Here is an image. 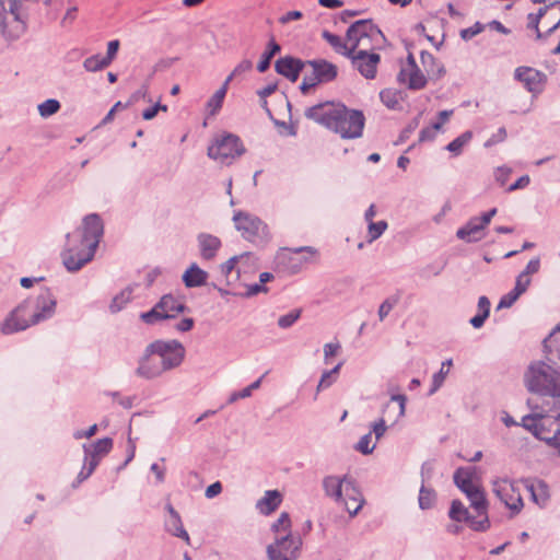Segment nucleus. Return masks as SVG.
<instances>
[{"mask_svg": "<svg viewBox=\"0 0 560 560\" xmlns=\"http://www.w3.org/2000/svg\"><path fill=\"white\" fill-rule=\"evenodd\" d=\"M103 232L102 219L98 214L91 213L84 217L80 229L67 234L62 261L68 271H78L93 259Z\"/></svg>", "mask_w": 560, "mask_h": 560, "instance_id": "1", "label": "nucleus"}, {"mask_svg": "<svg viewBox=\"0 0 560 560\" xmlns=\"http://www.w3.org/2000/svg\"><path fill=\"white\" fill-rule=\"evenodd\" d=\"M305 117L335 131L343 139L360 138L365 121L362 112L349 109L343 104L334 102L308 107Z\"/></svg>", "mask_w": 560, "mask_h": 560, "instance_id": "2", "label": "nucleus"}, {"mask_svg": "<svg viewBox=\"0 0 560 560\" xmlns=\"http://www.w3.org/2000/svg\"><path fill=\"white\" fill-rule=\"evenodd\" d=\"M527 406L532 410L522 418L521 425L536 439L544 441L560 457V412L551 416V411L560 409V405L551 406L540 398H528Z\"/></svg>", "mask_w": 560, "mask_h": 560, "instance_id": "3", "label": "nucleus"}, {"mask_svg": "<svg viewBox=\"0 0 560 560\" xmlns=\"http://www.w3.org/2000/svg\"><path fill=\"white\" fill-rule=\"evenodd\" d=\"M526 388L551 406L560 405V373L542 360L533 362L524 375Z\"/></svg>", "mask_w": 560, "mask_h": 560, "instance_id": "4", "label": "nucleus"}, {"mask_svg": "<svg viewBox=\"0 0 560 560\" xmlns=\"http://www.w3.org/2000/svg\"><path fill=\"white\" fill-rule=\"evenodd\" d=\"M348 42L351 45V55L370 54L376 52V48L384 42V36L370 20H360L348 28Z\"/></svg>", "mask_w": 560, "mask_h": 560, "instance_id": "5", "label": "nucleus"}, {"mask_svg": "<svg viewBox=\"0 0 560 560\" xmlns=\"http://www.w3.org/2000/svg\"><path fill=\"white\" fill-rule=\"evenodd\" d=\"M323 488L325 494L332 498L336 502L342 500V495L346 494L349 498L354 499L355 506H351L347 500H345V508L351 516L358 514L364 503V499L360 490L354 486V482L348 476H327L323 479Z\"/></svg>", "mask_w": 560, "mask_h": 560, "instance_id": "6", "label": "nucleus"}, {"mask_svg": "<svg viewBox=\"0 0 560 560\" xmlns=\"http://www.w3.org/2000/svg\"><path fill=\"white\" fill-rule=\"evenodd\" d=\"M490 486L492 493L506 508L511 518L523 511L525 504L516 479L498 476L491 479Z\"/></svg>", "mask_w": 560, "mask_h": 560, "instance_id": "7", "label": "nucleus"}, {"mask_svg": "<svg viewBox=\"0 0 560 560\" xmlns=\"http://www.w3.org/2000/svg\"><path fill=\"white\" fill-rule=\"evenodd\" d=\"M22 0H0V31L10 39H18L25 32L26 25L19 13Z\"/></svg>", "mask_w": 560, "mask_h": 560, "instance_id": "8", "label": "nucleus"}, {"mask_svg": "<svg viewBox=\"0 0 560 560\" xmlns=\"http://www.w3.org/2000/svg\"><path fill=\"white\" fill-rule=\"evenodd\" d=\"M306 68H310L311 71L304 73V78L300 86L304 94L317 84L334 81L338 74L337 66L325 59L307 60Z\"/></svg>", "mask_w": 560, "mask_h": 560, "instance_id": "9", "label": "nucleus"}, {"mask_svg": "<svg viewBox=\"0 0 560 560\" xmlns=\"http://www.w3.org/2000/svg\"><path fill=\"white\" fill-rule=\"evenodd\" d=\"M245 149L238 137L228 133L218 139L208 148V156L221 164L230 165Z\"/></svg>", "mask_w": 560, "mask_h": 560, "instance_id": "10", "label": "nucleus"}, {"mask_svg": "<svg viewBox=\"0 0 560 560\" xmlns=\"http://www.w3.org/2000/svg\"><path fill=\"white\" fill-rule=\"evenodd\" d=\"M185 311V304L172 294L163 295L149 311L140 314V318L148 325H154L161 320L176 317Z\"/></svg>", "mask_w": 560, "mask_h": 560, "instance_id": "11", "label": "nucleus"}, {"mask_svg": "<svg viewBox=\"0 0 560 560\" xmlns=\"http://www.w3.org/2000/svg\"><path fill=\"white\" fill-rule=\"evenodd\" d=\"M149 351L156 353L167 371L178 368L185 359V347L175 339L155 340L149 345Z\"/></svg>", "mask_w": 560, "mask_h": 560, "instance_id": "12", "label": "nucleus"}, {"mask_svg": "<svg viewBox=\"0 0 560 560\" xmlns=\"http://www.w3.org/2000/svg\"><path fill=\"white\" fill-rule=\"evenodd\" d=\"M233 221L245 240L256 243L268 238L267 225L258 217L237 211L233 215Z\"/></svg>", "mask_w": 560, "mask_h": 560, "instance_id": "13", "label": "nucleus"}, {"mask_svg": "<svg viewBox=\"0 0 560 560\" xmlns=\"http://www.w3.org/2000/svg\"><path fill=\"white\" fill-rule=\"evenodd\" d=\"M302 538L299 535H282L276 537L267 548L269 560H296L300 556Z\"/></svg>", "mask_w": 560, "mask_h": 560, "instance_id": "14", "label": "nucleus"}, {"mask_svg": "<svg viewBox=\"0 0 560 560\" xmlns=\"http://www.w3.org/2000/svg\"><path fill=\"white\" fill-rule=\"evenodd\" d=\"M514 79L521 82L534 97L544 91L547 82V75L544 72L525 66L514 70Z\"/></svg>", "mask_w": 560, "mask_h": 560, "instance_id": "15", "label": "nucleus"}, {"mask_svg": "<svg viewBox=\"0 0 560 560\" xmlns=\"http://www.w3.org/2000/svg\"><path fill=\"white\" fill-rule=\"evenodd\" d=\"M448 516L455 522H467L469 527L475 532H486L490 528L488 515H485L482 518L472 517L468 509L459 500L452 501Z\"/></svg>", "mask_w": 560, "mask_h": 560, "instance_id": "16", "label": "nucleus"}, {"mask_svg": "<svg viewBox=\"0 0 560 560\" xmlns=\"http://www.w3.org/2000/svg\"><path fill=\"white\" fill-rule=\"evenodd\" d=\"M57 301L48 289H43L35 300V311L31 315V323L38 324L50 318L56 311Z\"/></svg>", "mask_w": 560, "mask_h": 560, "instance_id": "17", "label": "nucleus"}, {"mask_svg": "<svg viewBox=\"0 0 560 560\" xmlns=\"http://www.w3.org/2000/svg\"><path fill=\"white\" fill-rule=\"evenodd\" d=\"M165 372H167V369L161 362L156 353H151L149 351L148 345L136 370L137 375L147 380H152L161 376Z\"/></svg>", "mask_w": 560, "mask_h": 560, "instance_id": "18", "label": "nucleus"}, {"mask_svg": "<svg viewBox=\"0 0 560 560\" xmlns=\"http://www.w3.org/2000/svg\"><path fill=\"white\" fill-rule=\"evenodd\" d=\"M351 60L352 67L365 79H374L377 71V66L381 61L378 52L370 54H353L348 57Z\"/></svg>", "mask_w": 560, "mask_h": 560, "instance_id": "19", "label": "nucleus"}, {"mask_svg": "<svg viewBox=\"0 0 560 560\" xmlns=\"http://www.w3.org/2000/svg\"><path fill=\"white\" fill-rule=\"evenodd\" d=\"M27 307L28 303L24 302L10 313V315L4 319V322L1 325L2 334L11 335L24 330L27 327L34 325L33 323H31V317H25V312Z\"/></svg>", "mask_w": 560, "mask_h": 560, "instance_id": "20", "label": "nucleus"}, {"mask_svg": "<svg viewBox=\"0 0 560 560\" xmlns=\"http://www.w3.org/2000/svg\"><path fill=\"white\" fill-rule=\"evenodd\" d=\"M308 252L311 254H315L316 250L313 247H300L294 250L291 249H281L277 255V262L283 269L290 271L291 273H295L300 271L303 264L306 262V259L299 257L302 252Z\"/></svg>", "mask_w": 560, "mask_h": 560, "instance_id": "21", "label": "nucleus"}, {"mask_svg": "<svg viewBox=\"0 0 560 560\" xmlns=\"http://www.w3.org/2000/svg\"><path fill=\"white\" fill-rule=\"evenodd\" d=\"M276 71L289 79L291 82H295L300 73L306 69V61H302L301 59L285 56L278 59L275 63Z\"/></svg>", "mask_w": 560, "mask_h": 560, "instance_id": "22", "label": "nucleus"}, {"mask_svg": "<svg viewBox=\"0 0 560 560\" xmlns=\"http://www.w3.org/2000/svg\"><path fill=\"white\" fill-rule=\"evenodd\" d=\"M407 397L401 394H393L390 400L382 409V418L395 424L405 416Z\"/></svg>", "mask_w": 560, "mask_h": 560, "instance_id": "23", "label": "nucleus"}, {"mask_svg": "<svg viewBox=\"0 0 560 560\" xmlns=\"http://www.w3.org/2000/svg\"><path fill=\"white\" fill-rule=\"evenodd\" d=\"M523 481L530 493L532 501L539 508H545L550 499L549 486L541 479H524Z\"/></svg>", "mask_w": 560, "mask_h": 560, "instance_id": "24", "label": "nucleus"}, {"mask_svg": "<svg viewBox=\"0 0 560 560\" xmlns=\"http://www.w3.org/2000/svg\"><path fill=\"white\" fill-rule=\"evenodd\" d=\"M166 511L168 512L170 516L165 521V528L166 530L180 539H183L187 545L190 544V538L188 533L183 526L182 518L179 514L175 511L172 504H166Z\"/></svg>", "mask_w": 560, "mask_h": 560, "instance_id": "25", "label": "nucleus"}, {"mask_svg": "<svg viewBox=\"0 0 560 560\" xmlns=\"http://www.w3.org/2000/svg\"><path fill=\"white\" fill-rule=\"evenodd\" d=\"M397 79L400 83H406L412 90H420L427 84V79L418 67H402Z\"/></svg>", "mask_w": 560, "mask_h": 560, "instance_id": "26", "label": "nucleus"}, {"mask_svg": "<svg viewBox=\"0 0 560 560\" xmlns=\"http://www.w3.org/2000/svg\"><path fill=\"white\" fill-rule=\"evenodd\" d=\"M197 242L201 257L207 260L213 259L221 247L220 238L208 233H200Z\"/></svg>", "mask_w": 560, "mask_h": 560, "instance_id": "27", "label": "nucleus"}, {"mask_svg": "<svg viewBox=\"0 0 560 560\" xmlns=\"http://www.w3.org/2000/svg\"><path fill=\"white\" fill-rule=\"evenodd\" d=\"M478 223L477 217L471 218L464 226L457 230L456 236L467 243L480 241L483 237L485 228Z\"/></svg>", "mask_w": 560, "mask_h": 560, "instance_id": "28", "label": "nucleus"}, {"mask_svg": "<svg viewBox=\"0 0 560 560\" xmlns=\"http://www.w3.org/2000/svg\"><path fill=\"white\" fill-rule=\"evenodd\" d=\"M282 497L278 490H268L265 495L257 501L256 509L262 514L272 513L281 503Z\"/></svg>", "mask_w": 560, "mask_h": 560, "instance_id": "29", "label": "nucleus"}, {"mask_svg": "<svg viewBox=\"0 0 560 560\" xmlns=\"http://www.w3.org/2000/svg\"><path fill=\"white\" fill-rule=\"evenodd\" d=\"M467 499L470 502V506L477 512L478 518H482L488 515V500L486 493L481 487L466 493Z\"/></svg>", "mask_w": 560, "mask_h": 560, "instance_id": "30", "label": "nucleus"}, {"mask_svg": "<svg viewBox=\"0 0 560 560\" xmlns=\"http://www.w3.org/2000/svg\"><path fill=\"white\" fill-rule=\"evenodd\" d=\"M544 348L549 362H552L555 358L560 360V323L545 338Z\"/></svg>", "mask_w": 560, "mask_h": 560, "instance_id": "31", "label": "nucleus"}, {"mask_svg": "<svg viewBox=\"0 0 560 560\" xmlns=\"http://www.w3.org/2000/svg\"><path fill=\"white\" fill-rule=\"evenodd\" d=\"M253 261L252 253H244L234 256L221 265V272L229 278L233 270L236 271L237 279L241 278L243 267L241 264Z\"/></svg>", "mask_w": 560, "mask_h": 560, "instance_id": "32", "label": "nucleus"}, {"mask_svg": "<svg viewBox=\"0 0 560 560\" xmlns=\"http://www.w3.org/2000/svg\"><path fill=\"white\" fill-rule=\"evenodd\" d=\"M208 273L192 264L183 275V281L187 288H197L206 284Z\"/></svg>", "mask_w": 560, "mask_h": 560, "instance_id": "33", "label": "nucleus"}, {"mask_svg": "<svg viewBox=\"0 0 560 560\" xmlns=\"http://www.w3.org/2000/svg\"><path fill=\"white\" fill-rule=\"evenodd\" d=\"M322 36L337 54L346 57L351 55V45L350 42H348V33L346 34V39H342L340 36L335 35L328 31H324Z\"/></svg>", "mask_w": 560, "mask_h": 560, "instance_id": "34", "label": "nucleus"}, {"mask_svg": "<svg viewBox=\"0 0 560 560\" xmlns=\"http://www.w3.org/2000/svg\"><path fill=\"white\" fill-rule=\"evenodd\" d=\"M455 485L466 494L480 487L471 479V472L465 468H458L454 474Z\"/></svg>", "mask_w": 560, "mask_h": 560, "instance_id": "35", "label": "nucleus"}, {"mask_svg": "<svg viewBox=\"0 0 560 560\" xmlns=\"http://www.w3.org/2000/svg\"><path fill=\"white\" fill-rule=\"evenodd\" d=\"M231 78H226L223 85L207 102V108L211 115H215L222 107Z\"/></svg>", "mask_w": 560, "mask_h": 560, "instance_id": "36", "label": "nucleus"}, {"mask_svg": "<svg viewBox=\"0 0 560 560\" xmlns=\"http://www.w3.org/2000/svg\"><path fill=\"white\" fill-rule=\"evenodd\" d=\"M342 365L343 362H339L334 369L323 372L316 388L317 393L326 388H329L334 383H336L339 371Z\"/></svg>", "mask_w": 560, "mask_h": 560, "instance_id": "37", "label": "nucleus"}, {"mask_svg": "<svg viewBox=\"0 0 560 560\" xmlns=\"http://www.w3.org/2000/svg\"><path fill=\"white\" fill-rule=\"evenodd\" d=\"M276 537L291 534V518L289 513L282 512L271 526Z\"/></svg>", "mask_w": 560, "mask_h": 560, "instance_id": "38", "label": "nucleus"}, {"mask_svg": "<svg viewBox=\"0 0 560 560\" xmlns=\"http://www.w3.org/2000/svg\"><path fill=\"white\" fill-rule=\"evenodd\" d=\"M280 51V46L272 39L268 44L266 51L262 54L260 61L257 65L259 72H265L269 66L272 57Z\"/></svg>", "mask_w": 560, "mask_h": 560, "instance_id": "39", "label": "nucleus"}, {"mask_svg": "<svg viewBox=\"0 0 560 560\" xmlns=\"http://www.w3.org/2000/svg\"><path fill=\"white\" fill-rule=\"evenodd\" d=\"M61 105L58 100L48 98L38 104L37 110L40 117L48 118L59 112Z\"/></svg>", "mask_w": 560, "mask_h": 560, "instance_id": "40", "label": "nucleus"}, {"mask_svg": "<svg viewBox=\"0 0 560 560\" xmlns=\"http://www.w3.org/2000/svg\"><path fill=\"white\" fill-rule=\"evenodd\" d=\"M436 493L433 489L427 488L422 485L419 491V506L422 510L431 509L435 502Z\"/></svg>", "mask_w": 560, "mask_h": 560, "instance_id": "41", "label": "nucleus"}, {"mask_svg": "<svg viewBox=\"0 0 560 560\" xmlns=\"http://www.w3.org/2000/svg\"><path fill=\"white\" fill-rule=\"evenodd\" d=\"M452 365V360H446L442 363V366L438 373H435L432 377V387L430 389V395L434 394L443 384L446 375L450 372V366Z\"/></svg>", "mask_w": 560, "mask_h": 560, "instance_id": "42", "label": "nucleus"}, {"mask_svg": "<svg viewBox=\"0 0 560 560\" xmlns=\"http://www.w3.org/2000/svg\"><path fill=\"white\" fill-rule=\"evenodd\" d=\"M110 63L101 55H94L89 58H86L83 62V67L89 72H96L100 71L106 67H108Z\"/></svg>", "mask_w": 560, "mask_h": 560, "instance_id": "43", "label": "nucleus"}, {"mask_svg": "<svg viewBox=\"0 0 560 560\" xmlns=\"http://www.w3.org/2000/svg\"><path fill=\"white\" fill-rule=\"evenodd\" d=\"M472 132L471 131H465L460 136H458L456 139H454L452 142H450L446 147V149L454 153L455 155L460 154L463 148L471 140Z\"/></svg>", "mask_w": 560, "mask_h": 560, "instance_id": "44", "label": "nucleus"}, {"mask_svg": "<svg viewBox=\"0 0 560 560\" xmlns=\"http://www.w3.org/2000/svg\"><path fill=\"white\" fill-rule=\"evenodd\" d=\"M387 228L388 224L384 220L368 223V242L372 243L380 238Z\"/></svg>", "mask_w": 560, "mask_h": 560, "instance_id": "45", "label": "nucleus"}, {"mask_svg": "<svg viewBox=\"0 0 560 560\" xmlns=\"http://www.w3.org/2000/svg\"><path fill=\"white\" fill-rule=\"evenodd\" d=\"M381 101L388 108H395L401 98L400 93L393 89L383 90L380 93Z\"/></svg>", "mask_w": 560, "mask_h": 560, "instance_id": "46", "label": "nucleus"}, {"mask_svg": "<svg viewBox=\"0 0 560 560\" xmlns=\"http://www.w3.org/2000/svg\"><path fill=\"white\" fill-rule=\"evenodd\" d=\"M88 447H91L93 454L104 456L112 450L113 440L109 438H104L93 444H88Z\"/></svg>", "mask_w": 560, "mask_h": 560, "instance_id": "47", "label": "nucleus"}, {"mask_svg": "<svg viewBox=\"0 0 560 560\" xmlns=\"http://www.w3.org/2000/svg\"><path fill=\"white\" fill-rule=\"evenodd\" d=\"M399 296L398 295H392L388 296L386 300L382 302V304L378 307V318L380 320H384L387 315L392 312V310L398 304Z\"/></svg>", "mask_w": 560, "mask_h": 560, "instance_id": "48", "label": "nucleus"}, {"mask_svg": "<svg viewBox=\"0 0 560 560\" xmlns=\"http://www.w3.org/2000/svg\"><path fill=\"white\" fill-rule=\"evenodd\" d=\"M376 446V442L372 441V432L364 434L355 445V450L364 455L371 454Z\"/></svg>", "mask_w": 560, "mask_h": 560, "instance_id": "49", "label": "nucleus"}, {"mask_svg": "<svg viewBox=\"0 0 560 560\" xmlns=\"http://www.w3.org/2000/svg\"><path fill=\"white\" fill-rule=\"evenodd\" d=\"M131 292L128 290L121 291L119 294H117L110 305L109 310L112 313H117L130 301Z\"/></svg>", "mask_w": 560, "mask_h": 560, "instance_id": "50", "label": "nucleus"}, {"mask_svg": "<svg viewBox=\"0 0 560 560\" xmlns=\"http://www.w3.org/2000/svg\"><path fill=\"white\" fill-rule=\"evenodd\" d=\"M84 450V465L90 468V471H94L97 467L102 456L95 455L92 453L91 447H88V444L83 445Z\"/></svg>", "mask_w": 560, "mask_h": 560, "instance_id": "51", "label": "nucleus"}, {"mask_svg": "<svg viewBox=\"0 0 560 560\" xmlns=\"http://www.w3.org/2000/svg\"><path fill=\"white\" fill-rule=\"evenodd\" d=\"M300 315H301V311L300 310H293L290 313L280 316L278 318L279 327H281V328H289V327H291L300 318Z\"/></svg>", "mask_w": 560, "mask_h": 560, "instance_id": "52", "label": "nucleus"}, {"mask_svg": "<svg viewBox=\"0 0 560 560\" xmlns=\"http://www.w3.org/2000/svg\"><path fill=\"white\" fill-rule=\"evenodd\" d=\"M441 130V122H433L431 126L423 128L419 133V141H431L435 138L436 132Z\"/></svg>", "mask_w": 560, "mask_h": 560, "instance_id": "53", "label": "nucleus"}, {"mask_svg": "<svg viewBox=\"0 0 560 560\" xmlns=\"http://www.w3.org/2000/svg\"><path fill=\"white\" fill-rule=\"evenodd\" d=\"M340 349H341V345L338 341L325 343L324 347H323L324 362L326 364H328L329 363V358L338 354Z\"/></svg>", "mask_w": 560, "mask_h": 560, "instance_id": "54", "label": "nucleus"}, {"mask_svg": "<svg viewBox=\"0 0 560 560\" xmlns=\"http://www.w3.org/2000/svg\"><path fill=\"white\" fill-rule=\"evenodd\" d=\"M520 296L521 295L514 290L510 291L500 299L498 308L501 310L511 307Z\"/></svg>", "mask_w": 560, "mask_h": 560, "instance_id": "55", "label": "nucleus"}, {"mask_svg": "<svg viewBox=\"0 0 560 560\" xmlns=\"http://www.w3.org/2000/svg\"><path fill=\"white\" fill-rule=\"evenodd\" d=\"M530 282H532L530 277H527L526 275L521 272L516 278L515 287L513 290L515 292H517L520 295H522L523 293L526 292Z\"/></svg>", "mask_w": 560, "mask_h": 560, "instance_id": "56", "label": "nucleus"}, {"mask_svg": "<svg viewBox=\"0 0 560 560\" xmlns=\"http://www.w3.org/2000/svg\"><path fill=\"white\" fill-rule=\"evenodd\" d=\"M253 68V63L250 60H242L235 68L234 70L231 72V74L228 77V78H231V81L233 80V78L235 77H240V75H243L244 73L250 71Z\"/></svg>", "mask_w": 560, "mask_h": 560, "instance_id": "57", "label": "nucleus"}, {"mask_svg": "<svg viewBox=\"0 0 560 560\" xmlns=\"http://www.w3.org/2000/svg\"><path fill=\"white\" fill-rule=\"evenodd\" d=\"M483 31V25L477 22L474 26L460 31V37L469 40Z\"/></svg>", "mask_w": 560, "mask_h": 560, "instance_id": "58", "label": "nucleus"}, {"mask_svg": "<svg viewBox=\"0 0 560 560\" xmlns=\"http://www.w3.org/2000/svg\"><path fill=\"white\" fill-rule=\"evenodd\" d=\"M245 287L246 291L244 293H240V295L244 298H250L259 293H266L268 291V289L260 283L248 284Z\"/></svg>", "mask_w": 560, "mask_h": 560, "instance_id": "59", "label": "nucleus"}, {"mask_svg": "<svg viewBox=\"0 0 560 560\" xmlns=\"http://www.w3.org/2000/svg\"><path fill=\"white\" fill-rule=\"evenodd\" d=\"M386 429V419L380 418L378 421L372 424V430L370 432L375 435V440L377 441L385 434Z\"/></svg>", "mask_w": 560, "mask_h": 560, "instance_id": "60", "label": "nucleus"}, {"mask_svg": "<svg viewBox=\"0 0 560 560\" xmlns=\"http://www.w3.org/2000/svg\"><path fill=\"white\" fill-rule=\"evenodd\" d=\"M506 138V130L504 127H501L499 128V130L492 135L486 142H485V147L486 148H489V147H492L497 143H500L502 141H504Z\"/></svg>", "mask_w": 560, "mask_h": 560, "instance_id": "61", "label": "nucleus"}, {"mask_svg": "<svg viewBox=\"0 0 560 560\" xmlns=\"http://www.w3.org/2000/svg\"><path fill=\"white\" fill-rule=\"evenodd\" d=\"M512 173V170L508 166H500L494 172V178L500 185H504L510 175Z\"/></svg>", "mask_w": 560, "mask_h": 560, "instance_id": "62", "label": "nucleus"}, {"mask_svg": "<svg viewBox=\"0 0 560 560\" xmlns=\"http://www.w3.org/2000/svg\"><path fill=\"white\" fill-rule=\"evenodd\" d=\"M159 110L166 112L167 106L158 103L154 106L144 109L142 113V117L145 120H151L158 115Z\"/></svg>", "mask_w": 560, "mask_h": 560, "instance_id": "63", "label": "nucleus"}, {"mask_svg": "<svg viewBox=\"0 0 560 560\" xmlns=\"http://www.w3.org/2000/svg\"><path fill=\"white\" fill-rule=\"evenodd\" d=\"M540 269V259L538 257L533 258L528 261L525 269L522 271V273L526 275L527 277H530L532 275H535Z\"/></svg>", "mask_w": 560, "mask_h": 560, "instance_id": "64", "label": "nucleus"}]
</instances>
